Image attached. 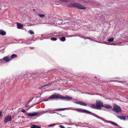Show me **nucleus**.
<instances>
[{
    "instance_id": "2eb2a0df",
    "label": "nucleus",
    "mask_w": 128,
    "mask_h": 128,
    "mask_svg": "<svg viewBox=\"0 0 128 128\" xmlns=\"http://www.w3.org/2000/svg\"><path fill=\"white\" fill-rule=\"evenodd\" d=\"M76 110H78L79 112H85V111H86V110L81 109H77Z\"/></svg>"
},
{
    "instance_id": "72a5a7b5",
    "label": "nucleus",
    "mask_w": 128,
    "mask_h": 128,
    "mask_svg": "<svg viewBox=\"0 0 128 128\" xmlns=\"http://www.w3.org/2000/svg\"><path fill=\"white\" fill-rule=\"evenodd\" d=\"M114 124L116 126H117L118 125V124H117L115 123H114Z\"/></svg>"
},
{
    "instance_id": "58836bf2",
    "label": "nucleus",
    "mask_w": 128,
    "mask_h": 128,
    "mask_svg": "<svg viewBox=\"0 0 128 128\" xmlns=\"http://www.w3.org/2000/svg\"><path fill=\"white\" fill-rule=\"evenodd\" d=\"M24 80H27V78H26V79L25 78V79H24Z\"/></svg>"
},
{
    "instance_id": "0eeeda50",
    "label": "nucleus",
    "mask_w": 128,
    "mask_h": 128,
    "mask_svg": "<svg viewBox=\"0 0 128 128\" xmlns=\"http://www.w3.org/2000/svg\"><path fill=\"white\" fill-rule=\"evenodd\" d=\"M10 59L11 58H10L9 56H5L3 58V60L4 61L6 62H9L10 60Z\"/></svg>"
},
{
    "instance_id": "ea45409f",
    "label": "nucleus",
    "mask_w": 128,
    "mask_h": 128,
    "mask_svg": "<svg viewBox=\"0 0 128 128\" xmlns=\"http://www.w3.org/2000/svg\"><path fill=\"white\" fill-rule=\"evenodd\" d=\"M48 98H47V99H46V100H45V101H47L48 100Z\"/></svg>"
},
{
    "instance_id": "412c9836",
    "label": "nucleus",
    "mask_w": 128,
    "mask_h": 128,
    "mask_svg": "<svg viewBox=\"0 0 128 128\" xmlns=\"http://www.w3.org/2000/svg\"><path fill=\"white\" fill-rule=\"evenodd\" d=\"M64 108H60V109H57L56 110H55V111H60L61 110H63L64 109Z\"/></svg>"
},
{
    "instance_id": "9b49d317",
    "label": "nucleus",
    "mask_w": 128,
    "mask_h": 128,
    "mask_svg": "<svg viewBox=\"0 0 128 128\" xmlns=\"http://www.w3.org/2000/svg\"><path fill=\"white\" fill-rule=\"evenodd\" d=\"M6 33L2 30H0V34L2 35H5L6 34Z\"/></svg>"
},
{
    "instance_id": "6e6552de",
    "label": "nucleus",
    "mask_w": 128,
    "mask_h": 128,
    "mask_svg": "<svg viewBox=\"0 0 128 128\" xmlns=\"http://www.w3.org/2000/svg\"><path fill=\"white\" fill-rule=\"evenodd\" d=\"M76 3H71L68 4V6L70 8H74L76 7Z\"/></svg>"
},
{
    "instance_id": "a211bd4d",
    "label": "nucleus",
    "mask_w": 128,
    "mask_h": 128,
    "mask_svg": "<svg viewBox=\"0 0 128 128\" xmlns=\"http://www.w3.org/2000/svg\"><path fill=\"white\" fill-rule=\"evenodd\" d=\"M66 39L65 37H62L60 38V40L62 41H64Z\"/></svg>"
},
{
    "instance_id": "4c0bfd02",
    "label": "nucleus",
    "mask_w": 128,
    "mask_h": 128,
    "mask_svg": "<svg viewBox=\"0 0 128 128\" xmlns=\"http://www.w3.org/2000/svg\"><path fill=\"white\" fill-rule=\"evenodd\" d=\"M3 61L2 60V59H0V61Z\"/></svg>"
},
{
    "instance_id": "b1692460",
    "label": "nucleus",
    "mask_w": 128,
    "mask_h": 128,
    "mask_svg": "<svg viewBox=\"0 0 128 128\" xmlns=\"http://www.w3.org/2000/svg\"><path fill=\"white\" fill-rule=\"evenodd\" d=\"M52 84V83H49L46 84V86H48L51 85Z\"/></svg>"
},
{
    "instance_id": "a878e982",
    "label": "nucleus",
    "mask_w": 128,
    "mask_h": 128,
    "mask_svg": "<svg viewBox=\"0 0 128 128\" xmlns=\"http://www.w3.org/2000/svg\"><path fill=\"white\" fill-rule=\"evenodd\" d=\"M39 16H45V15L43 14H39L38 15Z\"/></svg>"
},
{
    "instance_id": "20e7f679",
    "label": "nucleus",
    "mask_w": 128,
    "mask_h": 128,
    "mask_svg": "<svg viewBox=\"0 0 128 128\" xmlns=\"http://www.w3.org/2000/svg\"><path fill=\"white\" fill-rule=\"evenodd\" d=\"M76 8H78L84 10L86 9V8L82 5L78 3H76Z\"/></svg>"
},
{
    "instance_id": "c756f323",
    "label": "nucleus",
    "mask_w": 128,
    "mask_h": 128,
    "mask_svg": "<svg viewBox=\"0 0 128 128\" xmlns=\"http://www.w3.org/2000/svg\"><path fill=\"white\" fill-rule=\"evenodd\" d=\"M2 114V112L1 111H0V118H1V115Z\"/></svg>"
},
{
    "instance_id": "4468645a",
    "label": "nucleus",
    "mask_w": 128,
    "mask_h": 128,
    "mask_svg": "<svg viewBox=\"0 0 128 128\" xmlns=\"http://www.w3.org/2000/svg\"><path fill=\"white\" fill-rule=\"evenodd\" d=\"M91 107L92 108H93L94 109H98V108H97V107L96 106V105H95L94 104H92L91 106Z\"/></svg>"
},
{
    "instance_id": "9d476101",
    "label": "nucleus",
    "mask_w": 128,
    "mask_h": 128,
    "mask_svg": "<svg viewBox=\"0 0 128 128\" xmlns=\"http://www.w3.org/2000/svg\"><path fill=\"white\" fill-rule=\"evenodd\" d=\"M117 118H118L121 120H126V117L125 116H118Z\"/></svg>"
},
{
    "instance_id": "1a4fd4ad",
    "label": "nucleus",
    "mask_w": 128,
    "mask_h": 128,
    "mask_svg": "<svg viewBox=\"0 0 128 128\" xmlns=\"http://www.w3.org/2000/svg\"><path fill=\"white\" fill-rule=\"evenodd\" d=\"M103 107H104L107 109H110L112 108V106L108 104H104L103 105Z\"/></svg>"
},
{
    "instance_id": "423d86ee",
    "label": "nucleus",
    "mask_w": 128,
    "mask_h": 128,
    "mask_svg": "<svg viewBox=\"0 0 128 128\" xmlns=\"http://www.w3.org/2000/svg\"><path fill=\"white\" fill-rule=\"evenodd\" d=\"M11 120L12 118L11 116H8L5 118L4 122L5 123H6L8 122L11 121Z\"/></svg>"
},
{
    "instance_id": "393cba45",
    "label": "nucleus",
    "mask_w": 128,
    "mask_h": 128,
    "mask_svg": "<svg viewBox=\"0 0 128 128\" xmlns=\"http://www.w3.org/2000/svg\"><path fill=\"white\" fill-rule=\"evenodd\" d=\"M59 127H60V128H65L62 125H60L59 126Z\"/></svg>"
},
{
    "instance_id": "f704fd0d",
    "label": "nucleus",
    "mask_w": 128,
    "mask_h": 128,
    "mask_svg": "<svg viewBox=\"0 0 128 128\" xmlns=\"http://www.w3.org/2000/svg\"><path fill=\"white\" fill-rule=\"evenodd\" d=\"M42 86V88H43V87H44L46 86V85H44L42 86Z\"/></svg>"
},
{
    "instance_id": "f8f14e48",
    "label": "nucleus",
    "mask_w": 128,
    "mask_h": 128,
    "mask_svg": "<svg viewBox=\"0 0 128 128\" xmlns=\"http://www.w3.org/2000/svg\"><path fill=\"white\" fill-rule=\"evenodd\" d=\"M23 27L22 25V24H20L19 23H18L17 24V28H18L20 29Z\"/></svg>"
},
{
    "instance_id": "7ed1b4c3",
    "label": "nucleus",
    "mask_w": 128,
    "mask_h": 128,
    "mask_svg": "<svg viewBox=\"0 0 128 128\" xmlns=\"http://www.w3.org/2000/svg\"><path fill=\"white\" fill-rule=\"evenodd\" d=\"M96 105L98 110H101V107H103V103L100 100L96 101Z\"/></svg>"
},
{
    "instance_id": "c85d7f7f",
    "label": "nucleus",
    "mask_w": 128,
    "mask_h": 128,
    "mask_svg": "<svg viewBox=\"0 0 128 128\" xmlns=\"http://www.w3.org/2000/svg\"><path fill=\"white\" fill-rule=\"evenodd\" d=\"M85 112H86L88 113H91V112L89 111H87L86 110V111H85Z\"/></svg>"
},
{
    "instance_id": "473e14b6",
    "label": "nucleus",
    "mask_w": 128,
    "mask_h": 128,
    "mask_svg": "<svg viewBox=\"0 0 128 128\" xmlns=\"http://www.w3.org/2000/svg\"><path fill=\"white\" fill-rule=\"evenodd\" d=\"M110 122L112 124H114V122H112L111 121H110Z\"/></svg>"
},
{
    "instance_id": "37998d69",
    "label": "nucleus",
    "mask_w": 128,
    "mask_h": 128,
    "mask_svg": "<svg viewBox=\"0 0 128 128\" xmlns=\"http://www.w3.org/2000/svg\"><path fill=\"white\" fill-rule=\"evenodd\" d=\"M127 117L128 118V116H127Z\"/></svg>"
},
{
    "instance_id": "bb28decb",
    "label": "nucleus",
    "mask_w": 128,
    "mask_h": 128,
    "mask_svg": "<svg viewBox=\"0 0 128 128\" xmlns=\"http://www.w3.org/2000/svg\"><path fill=\"white\" fill-rule=\"evenodd\" d=\"M36 128H41L40 126H39L37 125H36Z\"/></svg>"
},
{
    "instance_id": "a18cd8bd",
    "label": "nucleus",
    "mask_w": 128,
    "mask_h": 128,
    "mask_svg": "<svg viewBox=\"0 0 128 128\" xmlns=\"http://www.w3.org/2000/svg\"><path fill=\"white\" fill-rule=\"evenodd\" d=\"M24 76H26V75H25Z\"/></svg>"
},
{
    "instance_id": "6ab92c4d",
    "label": "nucleus",
    "mask_w": 128,
    "mask_h": 128,
    "mask_svg": "<svg viewBox=\"0 0 128 128\" xmlns=\"http://www.w3.org/2000/svg\"><path fill=\"white\" fill-rule=\"evenodd\" d=\"M50 39L52 41H56L57 40V38H51Z\"/></svg>"
},
{
    "instance_id": "2f4dec72",
    "label": "nucleus",
    "mask_w": 128,
    "mask_h": 128,
    "mask_svg": "<svg viewBox=\"0 0 128 128\" xmlns=\"http://www.w3.org/2000/svg\"><path fill=\"white\" fill-rule=\"evenodd\" d=\"M42 86H40V87L39 88V89L40 90H41L42 88Z\"/></svg>"
},
{
    "instance_id": "f3484780",
    "label": "nucleus",
    "mask_w": 128,
    "mask_h": 128,
    "mask_svg": "<svg viewBox=\"0 0 128 128\" xmlns=\"http://www.w3.org/2000/svg\"><path fill=\"white\" fill-rule=\"evenodd\" d=\"M114 40V38L113 37H112L111 38H109L108 40V42H113Z\"/></svg>"
},
{
    "instance_id": "ddd939ff",
    "label": "nucleus",
    "mask_w": 128,
    "mask_h": 128,
    "mask_svg": "<svg viewBox=\"0 0 128 128\" xmlns=\"http://www.w3.org/2000/svg\"><path fill=\"white\" fill-rule=\"evenodd\" d=\"M17 57V56L16 55L14 54H13L11 56V58L12 59L16 58Z\"/></svg>"
},
{
    "instance_id": "39448f33",
    "label": "nucleus",
    "mask_w": 128,
    "mask_h": 128,
    "mask_svg": "<svg viewBox=\"0 0 128 128\" xmlns=\"http://www.w3.org/2000/svg\"><path fill=\"white\" fill-rule=\"evenodd\" d=\"M26 114L29 116H34L38 115L39 113L36 112H34L32 113H27Z\"/></svg>"
},
{
    "instance_id": "f03ea898",
    "label": "nucleus",
    "mask_w": 128,
    "mask_h": 128,
    "mask_svg": "<svg viewBox=\"0 0 128 128\" xmlns=\"http://www.w3.org/2000/svg\"><path fill=\"white\" fill-rule=\"evenodd\" d=\"M113 108L112 110L116 113H118L122 111L121 108L116 104H114L113 105Z\"/></svg>"
},
{
    "instance_id": "f257e3e1",
    "label": "nucleus",
    "mask_w": 128,
    "mask_h": 128,
    "mask_svg": "<svg viewBox=\"0 0 128 128\" xmlns=\"http://www.w3.org/2000/svg\"><path fill=\"white\" fill-rule=\"evenodd\" d=\"M48 98L49 99H55L56 98H61L64 100L66 99L67 101L71 100L72 98V97L66 95L65 96H63L58 94L54 93L52 95L50 96Z\"/></svg>"
},
{
    "instance_id": "cd10ccee",
    "label": "nucleus",
    "mask_w": 128,
    "mask_h": 128,
    "mask_svg": "<svg viewBox=\"0 0 128 128\" xmlns=\"http://www.w3.org/2000/svg\"><path fill=\"white\" fill-rule=\"evenodd\" d=\"M80 102H75V103L77 104H80Z\"/></svg>"
},
{
    "instance_id": "4be33fe9",
    "label": "nucleus",
    "mask_w": 128,
    "mask_h": 128,
    "mask_svg": "<svg viewBox=\"0 0 128 128\" xmlns=\"http://www.w3.org/2000/svg\"><path fill=\"white\" fill-rule=\"evenodd\" d=\"M56 125V124H50L48 126H53Z\"/></svg>"
},
{
    "instance_id": "dca6fc26",
    "label": "nucleus",
    "mask_w": 128,
    "mask_h": 128,
    "mask_svg": "<svg viewBox=\"0 0 128 128\" xmlns=\"http://www.w3.org/2000/svg\"><path fill=\"white\" fill-rule=\"evenodd\" d=\"M80 104L84 106H86L87 105V104L86 103L82 102H80Z\"/></svg>"
},
{
    "instance_id": "c03bdc74",
    "label": "nucleus",
    "mask_w": 128,
    "mask_h": 128,
    "mask_svg": "<svg viewBox=\"0 0 128 128\" xmlns=\"http://www.w3.org/2000/svg\"><path fill=\"white\" fill-rule=\"evenodd\" d=\"M95 78H96V77H95Z\"/></svg>"
},
{
    "instance_id": "c9c22d12",
    "label": "nucleus",
    "mask_w": 128,
    "mask_h": 128,
    "mask_svg": "<svg viewBox=\"0 0 128 128\" xmlns=\"http://www.w3.org/2000/svg\"><path fill=\"white\" fill-rule=\"evenodd\" d=\"M88 0H86V1H85V2L86 3H87L88 2Z\"/></svg>"
},
{
    "instance_id": "7c9ffc66",
    "label": "nucleus",
    "mask_w": 128,
    "mask_h": 128,
    "mask_svg": "<svg viewBox=\"0 0 128 128\" xmlns=\"http://www.w3.org/2000/svg\"><path fill=\"white\" fill-rule=\"evenodd\" d=\"M22 112L24 113L25 112V111L24 110L22 109Z\"/></svg>"
},
{
    "instance_id": "5701e85b",
    "label": "nucleus",
    "mask_w": 128,
    "mask_h": 128,
    "mask_svg": "<svg viewBox=\"0 0 128 128\" xmlns=\"http://www.w3.org/2000/svg\"><path fill=\"white\" fill-rule=\"evenodd\" d=\"M30 128H36V125H34L30 127Z\"/></svg>"
},
{
    "instance_id": "e433bc0d",
    "label": "nucleus",
    "mask_w": 128,
    "mask_h": 128,
    "mask_svg": "<svg viewBox=\"0 0 128 128\" xmlns=\"http://www.w3.org/2000/svg\"><path fill=\"white\" fill-rule=\"evenodd\" d=\"M91 39V38H89V37H87L86 38V39Z\"/></svg>"
},
{
    "instance_id": "a19ab883",
    "label": "nucleus",
    "mask_w": 128,
    "mask_h": 128,
    "mask_svg": "<svg viewBox=\"0 0 128 128\" xmlns=\"http://www.w3.org/2000/svg\"><path fill=\"white\" fill-rule=\"evenodd\" d=\"M33 10H35V9H33Z\"/></svg>"
},
{
    "instance_id": "aec40b11",
    "label": "nucleus",
    "mask_w": 128,
    "mask_h": 128,
    "mask_svg": "<svg viewBox=\"0 0 128 128\" xmlns=\"http://www.w3.org/2000/svg\"><path fill=\"white\" fill-rule=\"evenodd\" d=\"M28 33L31 34H34V32L31 30H30L28 31Z\"/></svg>"
},
{
    "instance_id": "79ce46f5",
    "label": "nucleus",
    "mask_w": 128,
    "mask_h": 128,
    "mask_svg": "<svg viewBox=\"0 0 128 128\" xmlns=\"http://www.w3.org/2000/svg\"><path fill=\"white\" fill-rule=\"evenodd\" d=\"M40 17H43L44 16H40Z\"/></svg>"
}]
</instances>
